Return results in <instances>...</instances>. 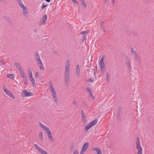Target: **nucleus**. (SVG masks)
<instances>
[{
    "label": "nucleus",
    "instance_id": "f257e3e1",
    "mask_svg": "<svg viewBox=\"0 0 154 154\" xmlns=\"http://www.w3.org/2000/svg\"><path fill=\"white\" fill-rule=\"evenodd\" d=\"M33 95L31 92H28L26 90H23L22 92V95L23 97H30Z\"/></svg>",
    "mask_w": 154,
    "mask_h": 154
},
{
    "label": "nucleus",
    "instance_id": "f03ea898",
    "mask_svg": "<svg viewBox=\"0 0 154 154\" xmlns=\"http://www.w3.org/2000/svg\"><path fill=\"white\" fill-rule=\"evenodd\" d=\"M34 146L36 149L38 150L41 154H45V153L46 151L39 147L37 144H34Z\"/></svg>",
    "mask_w": 154,
    "mask_h": 154
},
{
    "label": "nucleus",
    "instance_id": "7ed1b4c3",
    "mask_svg": "<svg viewBox=\"0 0 154 154\" xmlns=\"http://www.w3.org/2000/svg\"><path fill=\"white\" fill-rule=\"evenodd\" d=\"M87 34L88 32L87 31H83L80 34V36L82 37V41H83L86 39V36L87 35Z\"/></svg>",
    "mask_w": 154,
    "mask_h": 154
},
{
    "label": "nucleus",
    "instance_id": "20e7f679",
    "mask_svg": "<svg viewBox=\"0 0 154 154\" xmlns=\"http://www.w3.org/2000/svg\"><path fill=\"white\" fill-rule=\"evenodd\" d=\"M47 18V16L46 15H45L42 18L41 20H40V22L39 25L40 26H41L44 24L45 21L46 20Z\"/></svg>",
    "mask_w": 154,
    "mask_h": 154
},
{
    "label": "nucleus",
    "instance_id": "39448f33",
    "mask_svg": "<svg viewBox=\"0 0 154 154\" xmlns=\"http://www.w3.org/2000/svg\"><path fill=\"white\" fill-rule=\"evenodd\" d=\"M64 81L66 85H68L70 81V76H64Z\"/></svg>",
    "mask_w": 154,
    "mask_h": 154
},
{
    "label": "nucleus",
    "instance_id": "423d86ee",
    "mask_svg": "<svg viewBox=\"0 0 154 154\" xmlns=\"http://www.w3.org/2000/svg\"><path fill=\"white\" fill-rule=\"evenodd\" d=\"M93 151H96L97 152V154H102L101 151L100 149L98 147H94L92 149Z\"/></svg>",
    "mask_w": 154,
    "mask_h": 154
},
{
    "label": "nucleus",
    "instance_id": "0eeeda50",
    "mask_svg": "<svg viewBox=\"0 0 154 154\" xmlns=\"http://www.w3.org/2000/svg\"><path fill=\"white\" fill-rule=\"evenodd\" d=\"M89 145V143L88 142H87L84 143L82 147V149L85 152L87 149Z\"/></svg>",
    "mask_w": 154,
    "mask_h": 154
},
{
    "label": "nucleus",
    "instance_id": "6e6552de",
    "mask_svg": "<svg viewBox=\"0 0 154 154\" xmlns=\"http://www.w3.org/2000/svg\"><path fill=\"white\" fill-rule=\"evenodd\" d=\"M17 1L20 6L23 10H24L25 9H26L25 6L24 5L21 0H17Z\"/></svg>",
    "mask_w": 154,
    "mask_h": 154
},
{
    "label": "nucleus",
    "instance_id": "1a4fd4ad",
    "mask_svg": "<svg viewBox=\"0 0 154 154\" xmlns=\"http://www.w3.org/2000/svg\"><path fill=\"white\" fill-rule=\"evenodd\" d=\"M49 83L50 85V88L51 92L52 93H54V92H56V91L53 86L52 82H49Z\"/></svg>",
    "mask_w": 154,
    "mask_h": 154
},
{
    "label": "nucleus",
    "instance_id": "9d476101",
    "mask_svg": "<svg viewBox=\"0 0 154 154\" xmlns=\"http://www.w3.org/2000/svg\"><path fill=\"white\" fill-rule=\"evenodd\" d=\"M98 121V119L97 118L94 119L91 122H90L89 123L92 126H94L96 124H97Z\"/></svg>",
    "mask_w": 154,
    "mask_h": 154
},
{
    "label": "nucleus",
    "instance_id": "9b49d317",
    "mask_svg": "<svg viewBox=\"0 0 154 154\" xmlns=\"http://www.w3.org/2000/svg\"><path fill=\"white\" fill-rule=\"evenodd\" d=\"M21 77L24 79H25L26 76L25 75V73L24 72L23 70L20 71Z\"/></svg>",
    "mask_w": 154,
    "mask_h": 154
},
{
    "label": "nucleus",
    "instance_id": "f8f14e48",
    "mask_svg": "<svg viewBox=\"0 0 154 154\" xmlns=\"http://www.w3.org/2000/svg\"><path fill=\"white\" fill-rule=\"evenodd\" d=\"M126 64L127 65H130L131 64V60L128 57L126 58Z\"/></svg>",
    "mask_w": 154,
    "mask_h": 154
},
{
    "label": "nucleus",
    "instance_id": "ddd939ff",
    "mask_svg": "<svg viewBox=\"0 0 154 154\" xmlns=\"http://www.w3.org/2000/svg\"><path fill=\"white\" fill-rule=\"evenodd\" d=\"M15 66L20 71L23 70L21 65L18 63H15Z\"/></svg>",
    "mask_w": 154,
    "mask_h": 154
},
{
    "label": "nucleus",
    "instance_id": "4468645a",
    "mask_svg": "<svg viewBox=\"0 0 154 154\" xmlns=\"http://www.w3.org/2000/svg\"><path fill=\"white\" fill-rule=\"evenodd\" d=\"M3 88L5 93L10 96V91L5 87H4V86H3Z\"/></svg>",
    "mask_w": 154,
    "mask_h": 154
},
{
    "label": "nucleus",
    "instance_id": "2eb2a0df",
    "mask_svg": "<svg viewBox=\"0 0 154 154\" xmlns=\"http://www.w3.org/2000/svg\"><path fill=\"white\" fill-rule=\"evenodd\" d=\"M30 80L33 86H35V80L33 77H29Z\"/></svg>",
    "mask_w": 154,
    "mask_h": 154
},
{
    "label": "nucleus",
    "instance_id": "dca6fc26",
    "mask_svg": "<svg viewBox=\"0 0 154 154\" xmlns=\"http://www.w3.org/2000/svg\"><path fill=\"white\" fill-rule=\"evenodd\" d=\"M47 134L48 138L51 140V141H53L54 139L52 136L51 133L49 132Z\"/></svg>",
    "mask_w": 154,
    "mask_h": 154
},
{
    "label": "nucleus",
    "instance_id": "f3484780",
    "mask_svg": "<svg viewBox=\"0 0 154 154\" xmlns=\"http://www.w3.org/2000/svg\"><path fill=\"white\" fill-rule=\"evenodd\" d=\"M92 126L89 123L85 127V130L86 131H88L91 128Z\"/></svg>",
    "mask_w": 154,
    "mask_h": 154
},
{
    "label": "nucleus",
    "instance_id": "a211bd4d",
    "mask_svg": "<svg viewBox=\"0 0 154 154\" xmlns=\"http://www.w3.org/2000/svg\"><path fill=\"white\" fill-rule=\"evenodd\" d=\"M100 65L101 69H104L105 67L104 62H100Z\"/></svg>",
    "mask_w": 154,
    "mask_h": 154
},
{
    "label": "nucleus",
    "instance_id": "6ab92c4d",
    "mask_svg": "<svg viewBox=\"0 0 154 154\" xmlns=\"http://www.w3.org/2000/svg\"><path fill=\"white\" fill-rule=\"evenodd\" d=\"M131 53L134 56L135 55H137V54L136 51H134L133 50V48H132L131 49Z\"/></svg>",
    "mask_w": 154,
    "mask_h": 154
},
{
    "label": "nucleus",
    "instance_id": "aec40b11",
    "mask_svg": "<svg viewBox=\"0 0 154 154\" xmlns=\"http://www.w3.org/2000/svg\"><path fill=\"white\" fill-rule=\"evenodd\" d=\"M64 76H70V71H64Z\"/></svg>",
    "mask_w": 154,
    "mask_h": 154
},
{
    "label": "nucleus",
    "instance_id": "412c9836",
    "mask_svg": "<svg viewBox=\"0 0 154 154\" xmlns=\"http://www.w3.org/2000/svg\"><path fill=\"white\" fill-rule=\"evenodd\" d=\"M35 57L36 60L40 59L39 54H38V52H36L35 53Z\"/></svg>",
    "mask_w": 154,
    "mask_h": 154
},
{
    "label": "nucleus",
    "instance_id": "4be33fe9",
    "mask_svg": "<svg viewBox=\"0 0 154 154\" xmlns=\"http://www.w3.org/2000/svg\"><path fill=\"white\" fill-rule=\"evenodd\" d=\"M140 139L139 137H137V139L136 142V146L137 145H140Z\"/></svg>",
    "mask_w": 154,
    "mask_h": 154
},
{
    "label": "nucleus",
    "instance_id": "5701e85b",
    "mask_svg": "<svg viewBox=\"0 0 154 154\" xmlns=\"http://www.w3.org/2000/svg\"><path fill=\"white\" fill-rule=\"evenodd\" d=\"M136 149H138V150H142V148L141 147L140 145H136Z\"/></svg>",
    "mask_w": 154,
    "mask_h": 154
},
{
    "label": "nucleus",
    "instance_id": "b1692460",
    "mask_svg": "<svg viewBox=\"0 0 154 154\" xmlns=\"http://www.w3.org/2000/svg\"><path fill=\"white\" fill-rule=\"evenodd\" d=\"M134 57L135 58V60L138 62H139V59L140 57L139 56L137 55H135L134 56Z\"/></svg>",
    "mask_w": 154,
    "mask_h": 154
},
{
    "label": "nucleus",
    "instance_id": "393cba45",
    "mask_svg": "<svg viewBox=\"0 0 154 154\" xmlns=\"http://www.w3.org/2000/svg\"><path fill=\"white\" fill-rule=\"evenodd\" d=\"M39 139L41 140L42 141L43 140V133L42 132H41L39 133Z\"/></svg>",
    "mask_w": 154,
    "mask_h": 154
},
{
    "label": "nucleus",
    "instance_id": "a878e982",
    "mask_svg": "<svg viewBox=\"0 0 154 154\" xmlns=\"http://www.w3.org/2000/svg\"><path fill=\"white\" fill-rule=\"evenodd\" d=\"M38 66L41 70H45L42 63L38 65Z\"/></svg>",
    "mask_w": 154,
    "mask_h": 154
},
{
    "label": "nucleus",
    "instance_id": "bb28decb",
    "mask_svg": "<svg viewBox=\"0 0 154 154\" xmlns=\"http://www.w3.org/2000/svg\"><path fill=\"white\" fill-rule=\"evenodd\" d=\"M28 72L29 74V77H32V72L31 70L30 69H28Z\"/></svg>",
    "mask_w": 154,
    "mask_h": 154
},
{
    "label": "nucleus",
    "instance_id": "cd10ccee",
    "mask_svg": "<svg viewBox=\"0 0 154 154\" xmlns=\"http://www.w3.org/2000/svg\"><path fill=\"white\" fill-rule=\"evenodd\" d=\"M82 122L83 123H85L86 122V118L85 116L82 117Z\"/></svg>",
    "mask_w": 154,
    "mask_h": 154
},
{
    "label": "nucleus",
    "instance_id": "c85d7f7f",
    "mask_svg": "<svg viewBox=\"0 0 154 154\" xmlns=\"http://www.w3.org/2000/svg\"><path fill=\"white\" fill-rule=\"evenodd\" d=\"M23 14L26 17H27L28 15H26L27 13V10L26 9L24 10H23Z\"/></svg>",
    "mask_w": 154,
    "mask_h": 154
},
{
    "label": "nucleus",
    "instance_id": "c756f323",
    "mask_svg": "<svg viewBox=\"0 0 154 154\" xmlns=\"http://www.w3.org/2000/svg\"><path fill=\"white\" fill-rule=\"evenodd\" d=\"M65 66L70 67V62L69 60H67Z\"/></svg>",
    "mask_w": 154,
    "mask_h": 154
},
{
    "label": "nucleus",
    "instance_id": "7c9ffc66",
    "mask_svg": "<svg viewBox=\"0 0 154 154\" xmlns=\"http://www.w3.org/2000/svg\"><path fill=\"white\" fill-rule=\"evenodd\" d=\"M80 69H76V73L77 75L78 76H79L80 75Z\"/></svg>",
    "mask_w": 154,
    "mask_h": 154
},
{
    "label": "nucleus",
    "instance_id": "2f4dec72",
    "mask_svg": "<svg viewBox=\"0 0 154 154\" xmlns=\"http://www.w3.org/2000/svg\"><path fill=\"white\" fill-rule=\"evenodd\" d=\"M94 79L93 78H90L87 79V82H93L94 81Z\"/></svg>",
    "mask_w": 154,
    "mask_h": 154
},
{
    "label": "nucleus",
    "instance_id": "473e14b6",
    "mask_svg": "<svg viewBox=\"0 0 154 154\" xmlns=\"http://www.w3.org/2000/svg\"><path fill=\"white\" fill-rule=\"evenodd\" d=\"M105 55H103L101 57L100 61V62H102L103 63V60H104L105 57Z\"/></svg>",
    "mask_w": 154,
    "mask_h": 154
},
{
    "label": "nucleus",
    "instance_id": "72a5a7b5",
    "mask_svg": "<svg viewBox=\"0 0 154 154\" xmlns=\"http://www.w3.org/2000/svg\"><path fill=\"white\" fill-rule=\"evenodd\" d=\"M82 5L85 7H86L87 5L86 3L85 2L84 0H82Z\"/></svg>",
    "mask_w": 154,
    "mask_h": 154
},
{
    "label": "nucleus",
    "instance_id": "f704fd0d",
    "mask_svg": "<svg viewBox=\"0 0 154 154\" xmlns=\"http://www.w3.org/2000/svg\"><path fill=\"white\" fill-rule=\"evenodd\" d=\"M109 79V73L107 72L106 74V79L108 81Z\"/></svg>",
    "mask_w": 154,
    "mask_h": 154
},
{
    "label": "nucleus",
    "instance_id": "c9c22d12",
    "mask_svg": "<svg viewBox=\"0 0 154 154\" xmlns=\"http://www.w3.org/2000/svg\"><path fill=\"white\" fill-rule=\"evenodd\" d=\"M37 62L38 65H39L41 63H42L41 60L39 59L36 60Z\"/></svg>",
    "mask_w": 154,
    "mask_h": 154
},
{
    "label": "nucleus",
    "instance_id": "e433bc0d",
    "mask_svg": "<svg viewBox=\"0 0 154 154\" xmlns=\"http://www.w3.org/2000/svg\"><path fill=\"white\" fill-rule=\"evenodd\" d=\"M65 69L64 71H70V67L65 66Z\"/></svg>",
    "mask_w": 154,
    "mask_h": 154
},
{
    "label": "nucleus",
    "instance_id": "4c0bfd02",
    "mask_svg": "<svg viewBox=\"0 0 154 154\" xmlns=\"http://www.w3.org/2000/svg\"><path fill=\"white\" fill-rule=\"evenodd\" d=\"M82 117L85 116L84 112L82 110L81 112Z\"/></svg>",
    "mask_w": 154,
    "mask_h": 154
},
{
    "label": "nucleus",
    "instance_id": "58836bf2",
    "mask_svg": "<svg viewBox=\"0 0 154 154\" xmlns=\"http://www.w3.org/2000/svg\"><path fill=\"white\" fill-rule=\"evenodd\" d=\"M86 90H87V91L89 94H90L92 93L91 91L89 88H87L86 89Z\"/></svg>",
    "mask_w": 154,
    "mask_h": 154
},
{
    "label": "nucleus",
    "instance_id": "ea45409f",
    "mask_svg": "<svg viewBox=\"0 0 154 154\" xmlns=\"http://www.w3.org/2000/svg\"><path fill=\"white\" fill-rule=\"evenodd\" d=\"M121 112H117V118L119 119L120 117V113Z\"/></svg>",
    "mask_w": 154,
    "mask_h": 154
},
{
    "label": "nucleus",
    "instance_id": "a19ab883",
    "mask_svg": "<svg viewBox=\"0 0 154 154\" xmlns=\"http://www.w3.org/2000/svg\"><path fill=\"white\" fill-rule=\"evenodd\" d=\"M127 69L128 70H130L131 69V64L127 65Z\"/></svg>",
    "mask_w": 154,
    "mask_h": 154
},
{
    "label": "nucleus",
    "instance_id": "79ce46f5",
    "mask_svg": "<svg viewBox=\"0 0 154 154\" xmlns=\"http://www.w3.org/2000/svg\"><path fill=\"white\" fill-rule=\"evenodd\" d=\"M56 92H54V93H52V95L53 98H55V97H56Z\"/></svg>",
    "mask_w": 154,
    "mask_h": 154
},
{
    "label": "nucleus",
    "instance_id": "37998d69",
    "mask_svg": "<svg viewBox=\"0 0 154 154\" xmlns=\"http://www.w3.org/2000/svg\"><path fill=\"white\" fill-rule=\"evenodd\" d=\"M47 6V5H45L44 3H43L42 6V9H43L45 8Z\"/></svg>",
    "mask_w": 154,
    "mask_h": 154
},
{
    "label": "nucleus",
    "instance_id": "c03bdc74",
    "mask_svg": "<svg viewBox=\"0 0 154 154\" xmlns=\"http://www.w3.org/2000/svg\"><path fill=\"white\" fill-rule=\"evenodd\" d=\"M45 130L47 134L49 132H51L50 131V130L49 129V128H48V127H47V128H46V129H45Z\"/></svg>",
    "mask_w": 154,
    "mask_h": 154
},
{
    "label": "nucleus",
    "instance_id": "a18cd8bd",
    "mask_svg": "<svg viewBox=\"0 0 154 154\" xmlns=\"http://www.w3.org/2000/svg\"><path fill=\"white\" fill-rule=\"evenodd\" d=\"M15 78L14 75L13 74H10V79H13Z\"/></svg>",
    "mask_w": 154,
    "mask_h": 154
},
{
    "label": "nucleus",
    "instance_id": "49530a36",
    "mask_svg": "<svg viewBox=\"0 0 154 154\" xmlns=\"http://www.w3.org/2000/svg\"><path fill=\"white\" fill-rule=\"evenodd\" d=\"M10 97L13 99H14L15 98L14 96L11 92H10Z\"/></svg>",
    "mask_w": 154,
    "mask_h": 154
},
{
    "label": "nucleus",
    "instance_id": "de8ad7c7",
    "mask_svg": "<svg viewBox=\"0 0 154 154\" xmlns=\"http://www.w3.org/2000/svg\"><path fill=\"white\" fill-rule=\"evenodd\" d=\"M3 18L6 20H7L8 21V20L9 19V18L8 17H6L5 16H4L3 17Z\"/></svg>",
    "mask_w": 154,
    "mask_h": 154
},
{
    "label": "nucleus",
    "instance_id": "09e8293b",
    "mask_svg": "<svg viewBox=\"0 0 154 154\" xmlns=\"http://www.w3.org/2000/svg\"><path fill=\"white\" fill-rule=\"evenodd\" d=\"M97 66H96V68L94 69V75L95 74V73L97 71Z\"/></svg>",
    "mask_w": 154,
    "mask_h": 154
},
{
    "label": "nucleus",
    "instance_id": "8fccbe9b",
    "mask_svg": "<svg viewBox=\"0 0 154 154\" xmlns=\"http://www.w3.org/2000/svg\"><path fill=\"white\" fill-rule=\"evenodd\" d=\"M142 150H138L137 152V154H142Z\"/></svg>",
    "mask_w": 154,
    "mask_h": 154
},
{
    "label": "nucleus",
    "instance_id": "3c124183",
    "mask_svg": "<svg viewBox=\"0 0 154 154\" xmlns=\"http://www.w3.org/2000/svg\"><path fill=\"white\" fill-rule=\"evenodd\" d=\"M73 154H79V152L78 150H75Z\"/></svg>",
    "mask_w": 154,
    "mask_h": 154
},
{
    "label": "nucleus",
    "instance_id": "603ef678",
    "mask_svg": "<svg viewBox=\"0 0 154 154\" xmlns=\"http://www.w3.org/2000/svg\"><path fill=\"white\" fill-rule=\"evenodd\" d=\"M122 108L121 107H119L118 109L117 112H121L122 111Z\"/></svg>",
    "mask_w": 154,
    "mask_h": 154
},
{
    "label": "nucleus",
    "instance_id": "864d4df0",
    "mask_svg": "<svg viewBox=\"0 0 154 154\" xmlns=\"http://www.w3.org/2000/svg\"><path fill=\"white\" fill-rule=\"evenodd\" d=\"M39 125L42 128V127L44 126V125L41 122H39Z\"/></svg>",
    "mask_w": 154,
    "mask_h": 154
},
{
    "label": "nucleus",
    "instance_id": "5fc2aeb1",
    "mask_svg": "<svg viewBox=\"0 0 154 154\" xmlns=\"http://www.w3.org/2000/svg\"><path fill=\"white\" fill-rule=\"evenodd\" d=\"M72 1L73 4H74L75 3H78L77 1L76 0H72Z\"/></svg>",
    "mask_w": 154,
    "mask_h": 154
},
{
    "label": "nucleus",
    "instance_id": "6e6d98bb",
    "mask_svg": "<svg viewBox=\"0 0 154 154\" xmlns=\"http://www.w3.org/2000/svg\"><path fill=\"white\" fill-rule=\"evenodd\" d=\"M47 127H46V126L44 125L42 127V128L45 130V129H46V128H47Z\"/></svg>",
    "mask_w": 154,
    "mask_h": 154
},
{
    "label": "nucleus",
    "instance_id": "4d7b16f0",
    "mask_svg": "<svg viewBox=\"0 0 154 154\" xmlns=\"http://www.w3.org/2000/svg\"><path fill=\"white\" fill-rule=\"evenodd\" d=\"M85 152L84 150L81 149L80 154H83Z\"/></svg>",
    "mask_w": 154,
    "mask_h": 154
},
{
    "label": "nucleus",
    "instance_id": "13d9d810",
    "mask_svg": "<svg viewBox=\"0 0 154 154\" xmlns=\"http://www.w3.org/2000/svg\"><path fill=\"white\" fill-rule=\"evenodd\" d=\"M24 84L26 85H27L28 84V82L27 80H26L25 81Z\"/></svg>",
    "mask_w": 154,
    "mask_h": 154
},
{
    "label": "nucleus",
    "instance_id": "bf43d9fd",
    "mask_svg": "<svg viewBox=\"0 0 154 154\" xmlns=\"http://www.w3.org/2000/svg\"><path fill=\"white\" fill-rule=\"evenodd\" d=\"M73 104L75 105H77V102L76 101H73Z\"/></svg>",
    "mask_w": 154,
    "mask_h": 154
},
{
    "label": "nucleus",
    "instance_id": "052dcab7",
    "mask_svg": "<svg viewBox=\"0 0 154 154\" xmlns=\"http://www.w3.org/2000/svg\"><path fill=\"white\" fill-rule=\"evenodd\" d=\"M54 99V101L55 102H57V97H55V98H53Z\"/></svg>",
    "mask_w": 154,
    "mask_h": 154
},
{
    "label": "nucleus",
    "instance_id": "680f3d73",
    "mask_svg": "<svg viewBox=\"0 0 154 154\" xmlns=\"http://www.w3.org/2000/svg\"><path fill=\"white\" fill-rule=\"evenodd\" d=\"M90 95H91V97L93 98L94 99H95L92 93H91V94H90Z\"/></svg>",
    "mask_w": 154,
    "mask_h": 154
},
{
    "label": "nucleus",
    "instance_id": "e2e57ef3",
    "mask_svg": "<svg viewBox=\"0 0 154 154\" xmlns=\"http://www.w3.org/2000/svg\"><path fill=\"white\" fill-rule=\"evenodd\" d=\"M39 73L38 72H37L35 73V76L36 77H38V76Z\"/></svg>",
    "mask_w": 154,
    "mask_h": 154
},
{
    "label": "nucleus",
    "instance_id": "0e129e2a",
    "mask_svg": "<svg viewBox=\"0 0 154 154\" xmlns=\"http://www.w3.org/2000/svg\"><path fill=\"white\" fill-rule=\"evenodd\" d=\"M104 69H101V72L102 73L104 72Z\"/></svg>",
    "mask_w": 154,
    "mask_h": 154
},
{
    "label": "nucleus",
    "instance_id": "69168bd1",
    "mask_svg": "<svg viewBox=\"0 0 154 154\" xmlns=\"http://www.w3.org/2000/svg\"><path fill=\"white\" fill-rule=\"evenodd\" d=\"M111 1L113 4H114L115 3V0H111Z\"/></svg>",
    "mask_w": 154,
    "mask_h": 154
},
{
    "label": "nucleus",
    "instance_id": "338daca9",
    "mask_svg": "<svg viewBox=\"0 0 154 154\" xmlns=\"http://www.w3.org/2000/svg\"><path fill=\"white\" fill-rule=\"evenodd\" d=\"M76 69H80L79 66L78 65H77V66Z\"/></svg>",
    "mask_w": 154,
    "mask_h": 154
},
{
    "label": "nucleus",
    "instance_id": "774afa93",
    "mask_svg": "<svg viewBox=\"0 0 154 154\" xmlns=\"http://www.w3.org/2000/svg\"><path fill=\"white\" fill-rule=\"evenodd\" d=\"M47 2H50L51 0H45Z\"/></svg>",
    "mask_w": 154,
    "mask_h": 154
}]
</instances>
